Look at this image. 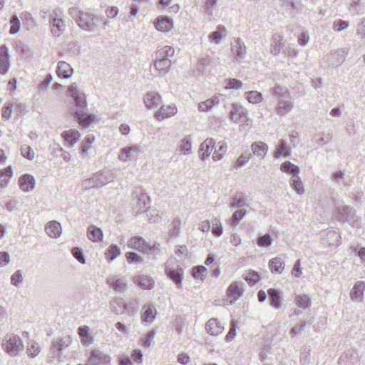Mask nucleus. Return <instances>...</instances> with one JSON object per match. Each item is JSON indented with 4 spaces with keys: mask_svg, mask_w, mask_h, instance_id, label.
<instances>
[{
    "mask_svg": "<svg viewBox=\"0 0 365 365\" xmlns=\"http://www.w3.org/2000/svg\"><path fill=\"white\" fill-rule=\"evenodd\" d=\"M250 205L247 203V197L245 195H235L230 202V207L234 208H245L249 207Z\"/></svg>",
    "mask_w": 365,
    "mask_h": 365,
    "instance_id": "nucleus-34",
    "label": "nucleus"
},
{
    "mask_svg": "<svg viewBox=\"0 0 365 365\" xmlns=\"http://www.w3.org/2000/svg\"><path fill=\"white\" fill-rule=\"evenodd\" d=\"M90 329L88 326H81L78 329V334L81 338L82 343L88 344L92 341V336L91 335Z\"/></svg>",
    "mask_w": 365,
    "mask_h": 365,
    "instance_id": "nucleus-47",
    "label": "nucleus"
},
{
    "mask_svg": "<svg viewBox=\"0 0 365 365\" xmlns=\"http://www.w3.org/2000/svg\"><path fill=\"white\" fill-rule=\"evenodd\" d=\"M115 175L112 170H101L94 173L91 178L83 180L81 186L83 190L100 188L106 185V181H111L115 178Z\"/></svg>",
    "mask_w": 365,
    "mask_h": 365,
    "instance_id": "nucleus-2",
    "label": "nucleus"
},
{
    "mask_svg": "<svg viewBox=\"0 0 365 365\" xmlns=\"http://www.w3.org/2000/svg\"><path fill=\"white\" fill-rule=\"evenodd\" d=\"M175 55V49L172 46H165L158 48L155 53V58H168L170 59Z\"/></svg>",
    "mask_w": 365,
    "mask_h": 365,
    "instance_id": "nucleus-46",
    "label": "nucleus"
},
{
    "mask_svg": "<svg viewBox=\"0 0 365 365\" xmlns=\"http://www.w3.org/2000/svg\"><path fill=\"white\" fill-rule=\"evenodd\" d=\"M227 151V145L225 143L220 142L218 143V149L215 150L213 155L212 159L214 161H218L221 160Z\"/></svg>",
    "mask_w": 365,
    "mask_h": 365,
    "instance_id": "nucleus-56",
    "label": "nucleus"
},
{
    "mask_svg": "<svg viewBox=\"0 0 365 365\" xmlns=\"http://www.w3.org/2000/svg\"><path fill=\"white\" fill-rule=\"evenodd\" d=\"M225 28L223 26L219 25L217 27V30L211 32L208 38L210 42H214L215 43H218L222 38V34L225 32Z\"/></svg>",
    "mask_w": 365,
    "mask_h": 365,
    "instance_id": "nucleus-49",
    "label": "nucleus"
},
{
    "mask_svg": "<svg viewBox=\"0 0 365 365\" xmlns=\"http://www.w3.org/2000/svg\"><path fill=\"white\" fill-rule=\"evenodd\" d=\"M45 231L51 237L57 238L61 234V225L56 220L51 221L46 225Z\"/></svg>",
    "mask_w": 365,
    "mask_h": 365,
    "instance_id": "nucleus-24",
    "label": "nucleus"
},
{
    "mask_svg": "<svg viewBox=\"0 0 365 365\" xmlns=\"http://www.w3.org/2000/svg\"><path fill=\"white\" fill-rule=\"evenodd\" d=\"M68 91V96L73 101L72 102L73 106L69 109L70 114L81 126L83 128L88 127L94 121L95 115L84 111L87 108L86 94L78 89L76 83L69 86Z\"/></svg>",
    "mask_w": 365,
    "mask_h": 365,
    "instance_id": "nucleus-1",
    "label": "nucleus"
},
{
    "mask_svg": "<svg viewBox=\"0 0 365 365\" xmlns=\"http://www.w3.org/2000/svg\"><path fill=\"white\" fill-rule=\"evenodd\" d=\"M231 46L232 53L237 61H240L245 58L246 54V46L241 38H237L235 39Z\"/></svg>",
    "mask_w": 365,
    "mask_h": 365,
    "instance_id": "nucleus-15",
    "label": "nucleus"
},
{
    "mask_svg": "<svg viewBox=\"0 0 365 365\" xmlns=\"http://www.w3.org/2000/svg\"><path fill=\"white\" fill-rule=\"evenodd\" d=\"M72 339L70 336H66L52 341L50 347L51 357L54 359L61 354L63 350L71 344Z\"/></svg>",
    "mask_w": 365,
    "mask_h": 365,
    "instance_id": "nucleus-7",
    "label": "nucleus"
},
{
    "mask_svg": "<svg viewBox=\"0 0 365 365\" xmlns=\"http://www.w3.org/2000/svg\"><path fill=\"white\" fill-rule=\"evenodd\" d=\"M219 99L217 96H214L205 101L201 102L198 105V109L200 111H208L214 106L219 104Z\"/></svg>",
    "mask_w": 365,
    "mask_h": 365,
    "instance_id": "nucleus-45",
    "label": "nucleus"
},
{
    "mask_svg": "<svg viewBox=\"0 0 365 365\" xmlns=\"http://www.w3.org/2000/svg\"><path fill=\"white\" fill-rule=\"evenodd\" d=\"M73 73V70L68 63L59 61L57 66L58 76L61 78H68Z\"/></svg>",
    "mask_w": 365,
    "mask_h": 365,
    "instance_id": "nucleus-32",
    "label": "nucleus"
},
{
    "mask_svg": "<svg viewBox=\"0 0 365 365\" xmlns=\"http://www.w3.org/2000/svg\"><path fill=\"white\" fill-rule=\"evenodd\" d=\"M128 282L125 277L117 275L112 276L107 280L109 287L118 293H123L128 289Z\"/></svg>",
    "mask_w": 365,
    "mask_h": 365,
    "instance_id": "nucleus-8",
    "label": "nucleus"
},
{
    "mask_svg": "<svg viewBox=\"0 0 365 365\" xmlns=\"http://www.w3.org/2000/svg\"><path fill=\"white\" fill-rule=\"evenodd\" d=\"M120 254V250L119 247L115 245H111L108 247L106 252V259L108 262H110L119 256Z\"/></svg>",
    "mask_w": 365,
    "mask_h": 365,
    "instance_id": "nucleus-51",
    "label": "nucleus"
},
{
    "mask_svg": "<svg viewBox=\"0 0 365 365\" xmlns=\"http://www.w3.org/2000/svg\"><path fill=\"white\" fill-rule=\"evenodd\" d=\"M142 322L150 324L156 317L157 312L152 304H145L143 307Z\"/></svg>",
    "mask_w": 365,
    "mask_h": 365,
    "instance_id": "nucleus-23",
    "label": "nucleus"
},
{
    "mask_svg": "<svg viewBox=\"0 0 365 365\" xmlns=\"http://www.w3.org/2000/svg\"><path fill=\"white\" fill-rule=\"evenodd\" d=\"M133 282L140 288L151 289L153 287V279L147 275H138L133 277Z\"/></svg>",
    "mask_w": 365,
    "mask_h": 365,
    "instance_id": "nucleus-27",
    "label": "nucleus"
},
{
    "mask_svg": "<svg viewBox=\"0 0 365 365\" xmlns=\"http://www.w3.org/2000/svg\"><path fill=\"white\" fill-rule=\"evenodd\" d=\"M111 311L115 314H123L124 309V299L121 297H115L110 302Z\"/></svg>",
    "mask_w": 365,
    "mask_h": 365,
    "instance_id": "nucleus-39",
    "label": "nucleus"
},
{
    "mask_svg": "<svg viewBox=\"0 0 365 365\" xmlns=\"http://www.w3.org/2000/svg\"><path fill=\"white\" fill-rule=\"evenodd\" d=\"M181 222L179 217H175L172 222V227L169 231L170 237H176L178 236L180 230Z\"/></svg>",
    "mask_w": 365,
    "mask_h": 365,
    "instance_id": "nucleus-54",
    "label": "nucleus"
},
{
    "mask_svg": "<svg viewBox=\"0 0 365 365\" xmlns=\"http://www.w3.org/2000/svg\"><path fill=\"white\" fill-rule=\"evenodd\" d=\"M95 19L94 15L84 13L80 19H77L76 23L81 29L90 32H94L97 28Z\"/></svg>",
    "mask_w": 365,
    "mask_h": 365,
    "instance_id": "nucleus-9",
    "label": "nucleus"
},
{
    "mask_svg": "<svg viewBox=\"0 0 365 365\" xmlns=\"http://www.w3.org/2000/svg\"><path fill=\"white\" fill-rule=\"evenodd\" d=\"M21 154L23 157L27 158L28 160H33L35 156V153L34 150L27 145H23L21 147Z\"/></svg>",
    "mask_w": 365,
    "mask_h": 365,
    "instance_id": "nucleus-63",
    "label": "nucleus"
},
{
    "mask_svg": "<svg viewBox=\"0 0 365 365\" xmlns=\"http://www.w3.org/2000/svg\"><path fill=\"white\" fill-rule=\"evenodd\" d=\"M282 155L285 157H289L290 155L289 150L287 146V142L284 140H281L279 142L278 148L276 149L274 153V157L275 158H279Z\"/></svg>",
    "mask_w": 365,
    "mask_h": 365,
    "instance_id": "nucleus-48",
    "label": "nucleus"
},
{
    "mask_svg": "<svg viewBox=\"0 0 365 365\" xmlns=\"http://www.w3.org/2000/svg\"><path fill=\"white\" fill-rule=\"evenodd\" d=\"M247 214L245 208H241L235 210L231 218L229 220V223L232 226H237L241 220H242Z\"/></svg>",
    "mask_w": 365,
    "mask_h": 365,
    "instance_id": "nucleus-41",
    "label": "nucleus"
},
{
    "mask_svg": "<svg viewBox=\"0 0 365 365\" xmlns=\"http://www.w3.org/2000/svg\"><path fill=\"white\" fill-rule=\"evenodd\" d=\"M156 332L154 329L148 331L144 337H142L140 341L142 345L145 347H150L153 341V338L155 335Z\"/></svg>",
    "mask_w": 365,
    "mask_h": 365,
    "instance_id": "nucleus-64",
    "label": "nucleus"
},
{
    "mask_svg": "<svg viewBox=\"0 0 365 365\" xmlns=\"http://www.w3.org/2000/svg\"><path fill=\"white\" fill-rule=\"evenodd\" d=\"M252 155H255L262 159L264 158L268 151V145L262 141L254 142L251 145Z\"/></svg>",
    "mask_w": 365,
    "mask_h": 365,
    "instance_id": "nucleus-28",
    "label": "nucleus"
},
{
    "mask_svg": "<svg viewBox=\"0 0 365 365\" xmlns=\"http://www.w3.org/2000/svg\"><path fill=\"white\" fill-rule=\"evenodd\" d=\"M348 52L347 48H340L336 51L334 53L327 56L326 61H327L329 66H339L345 60L346 55Z\"/></svg>",
    "mask_w": 365,
    "mask_h": 365,
    "instance_id": "nucleus-10",
    "label": "nucleus"
},
{
    "mask_svg": "<svg viewBox=\"0 0 365 365\" xmlns=\"http://www.w3.org/2000/svg\"><path fill=\"white\" fill-rule=\"evenodd\" d=\"M88 359L96 365H108L111 361L110 355L98 349L93 350Z\"/></svg>",
    "mask_w": 365,
    "mask_h": 365,
    "instance_id": "nucleus-13",
    "label": "nucleus"
},
{
    "mask_svg": "<svg viewBox=\"0 0 365 365\" xmlns=\"http://www.w3.org/2000/svg\"><path fill=\"white\" fill-rule=\"evenodd\" d=\"M294 302L295 304L303 309H307L310 307L312 301L307 294H297L294 297Z\"/></svg>",
    "mask_w": 365,
    "mask_h": 365,
    "instance_id": "nucleus-37",
    "label": "nucleus"
},
{
    "mask_svg": "<svg viewBox=\"0 0 365 365\" xmlns=\"http://www.w3.org/2000/svg\"><path fill=\"white\" fill-rule=\"evenodd\" d=\"M146 250L143 252L147 254V255L149 256H154L155 257L157 255L159 254L160 250V245L158 242H155L153 245L150 246L148 243L146 245Z\"/></svg>",
    "mask_w": 365,
    "mask_h": 365,
    "instance_id": "nucleus-62",
    "label": "nucleus"
},
{
    "mask_svg": "<svg viewBox=\"0 0 365 365\" xmlns=\"http://www.w3.org/2000/svg\"><path fill=\"white\" fill-rule=\"evenodd\" d=\"M2 346L4 351L11 356L18 355L24 349L21 339L13 334H7L4 336Z\"/></svg>",
    "mask_w": 365,
    "mask_h": 365,
    "instance_id": "nucleus-3",
    "label": "nucleus"
},
{
    "mask_svg": "<svg viewBox=\"0 0 365 365\" xmlns=\"http://www.w3.org/2000/svg\"><path fill=\"white\" fill-rule=\"evenodd\" d=\"M95 140L93 135H87L82 141L80 146V153L83 155H87L88 150L91 148L92 143Z\"/></svg>",
    "mask_w": 365,
    "mask_h": 365,
    "instance_id": "nucleus-50",
    "label": "nucleus"
},
{
    "mask_svg": "<svg viewBox=\"0 0 365 365\" xmlns=\"http://www.w3.org/2000/svg\"><path fill=\"white\" fill-rule=\"evenodd\" d=\"M129 246L140 252H143L146 250L147 242L145 240L139 236L133 237L129 241Z\"/></svg>",
    "mask_w": 365,
    "mask_h": 365,
    "instance_id": "nucleus-35",
    "label": "nucleus"
},
{
    "mask_svg": "<svg viewBox=\"0 0 365 365\" xmlns=\"http://www.w3.org/2000/svg\"><path fill=\"white\" fill-rule=\"evenodd\" d=\"M35 183L36 181L34 178L29 174H25L19 178L20 188L24 192H30L33 190L35 187Z\"/></svg>",
    "mask_w": 365,
    "mask_h": 365,
    "instance_id": "nucleus-21",
    "label": "nucleus"
},
{
    "mask_svg": "<svg viewBox=\"0 0 365 365\" xmlns=\"http://www.w3.org/2000/svg\"><path fill=\"white\" fill-rule=\"evenodd\" d=\"M252 158V153H244L241 154L235 162L234 167L236 169L243 167Z\"/></svg>",
    "mask_w": 365,
    "mask_h": 365,
    "instance_id": "nucleus-59",
    "label": "nucleus"
},
{
    "mask_svg": "<svg viewBox=\"0 0 365 365\" xmlns=\"http://www.w3.org/2000/svg\"><path fill=\"white\" fill-rule=\"evenodd\" d=\"M365 290V284L364 282L358 281L355 283L350 293V297L352 301L360 302L364 296Z\"/></svg>",
    "mask_w": 365,
    "mask_h": 365,
    "instance_id": "nucleus-26",
    "label": "nucleus"
},
{
    "mask_svg": "<svg viewBox=\"0 0 365 365\" xmlns=\"http://www.w3.org/2000/svg\"><path fill=\"white\" fill-rule=\"evenodd\" d=\"M9 67V53H0V73L5 74Z\"/></svg>",
    "mask_w": 365,
    "mask_h": 365,
    "instance_id": "nucleus-58",
    "label": "nucleus"
},
{
    "mask_svg": "<svg viewBox=\"0 0 365 365\" xmlns=\"http://www.w3.org/2000/svg\"><path fill=\"white\" fill-rule=\"evenodd\" d=\"M178 148L185 155H189L192 152V141L190 137H186L182 139L179 143Z\"/></svg>",
    "mask_w": 365,
    "mask_h": 365,
    "instance_id": "nucleus-52",
    "label": "nucleus"
},
{
    "mask_svg": "<svg viewBox=\"0 0 365 365\" xmlns=\"http://www.w3.org/2000/svg\"><path fill=\"white\" fill-rule=\"evenodd\" d=\"M212 232L213 235L216 237H220L222 234V225L220 220V219L215 217L214 218L212 222Z\"/></svg>",
    "mask_w": 365,
    "mask_h": 365,
    "instance_id": "nucleus-60",
    "label": "nucleus"
},
{
    "mask_svg": "<svg viewBox=\"0 0 365 365\" xmlns=\"http://www.w3.org/2000/svg\"><path fill=\"white\" fill-rule=\"evenodd\" d=\"M155 27L157 30L162 32H168L173 27V20L168 16H158L155 22Z\"/></svg>",
    "mask_w": 365,
    "mask_h": 365,
    "instance_id": "nucleus-19",
    "label": "nucleus"
},
{
    "mask_svg": "<svg viewBox=\"0 0 365 365\" xmlns=\"http://www.w3.org/2000/svg\"><path fill=\"white\" fill-rule=\"evenodd\" d=\"M165 272L178 288L181 287L183 275L181 267H178L176 269H173L169 267L168 263H167L165 265Z\"/></svg>",
    "mask_w": 365,
    "mask_h": 365,
    "instance_id": "nucleus-12",
    "label": "nucleus"
},
{
    "mask_svg": "<svg viewBox=\"0 0 365 365\" xmlns=\"http://www.w3.org/2000/svg\"><path fill=\"white\" fill-rule=\"evenodd\" d=\"M87 237L92 242H99L103 240V233L101 228L90 225L87 229Z\"/></svg>",
    "mask_w": 365,
    "mask_h": 365,
    "instance_id": "nucleus-31",
    "label": "nucleus"
},
{
    "mask_svg": "<svg viewBox=\"0 0 365 365\" xmlns=\"http://www.w3.org/2000/svg\"><path fill=\"white\" fill-rule=\"evenodd\" d=\"M12 176V168L8 166L7 168L0 170V188L6 187L10 178Z\"/></svg>",
    "mask_w": 365,
    "mask_h": 365,
    "instance_id": "nucleus-43",
    "label": "nucleus"
},
{
    "mask_svg": "<svg viewBox=\"0 0 365 365\" xmlns=\"http://www.w3.org/2000/svg\"><path fill=\"white\" fill-rule=\"evenodd\" d=\"M229 118L235 123H244L247 119V112L242 106L235 105L230 112Z\"/></svg>",
    "mask_w": 365,
    "mask_h": 365,
    "instance_id": "nucleus-18",
    "label": "nucleus"
},
{
    "mask_svg": "<svg viewBox=\"0 0 365 365\" xmlns=\"http://www.w3.org/2000/svg\"><path fill=\"white\" fill-rule=\"evenodd\" d=\"M358 354L353 349H347L341 355L338 360V365H354L357 361Z\"/></svg>",
    "mask_w": 365,
    "mask_h": 365,
    "instance_id": "nucleus-17",
    "label": "nucleus"
},
{
    "mask_svg": "<svg viewBox=\"0 0 365 365\" xmlns=\"http://www.w3.org/2000/svg\"><path fill=\"white\" fill-rule=\"evenodd\" d=\"M215 142L212 138H207L200 145V158L205 160L211 154Z\"/></svg>",
    "mask_w": 365,
    "mask_h": 365,
    "instance_id": "nucleus-20",
    "label": "nucleus"
},
{
    "mask_svg": "<svg viewBox=\"0 0 365 365\" xmlns=\"http://www.w3.org/2000/svg\"><path fill=\"white\" fill-rule=\"evenodd\" d=\"M243 292L242 282H232L229 286L227 291L228 297L232 299L230 303L233 304L236 300H237L242 295Z\"/></svg>",
    "mask_w": 365,
    "mask_h": 365,
    "instance_id": "nucleus-14",
    "label": "nucleus"
},
{
    "mask_svg": "<svg viewBox=\"0 0 365 365\" xmlns=\"http://www.w3.org/2000/svg\"><path fill=\"white\" fill-rule=\"evenodd\" d=\"M280 170L284 173L292 175V176L299 175L300 171L299 168L292 164L290 161H285L282 163L280 165Z\"/></svg>",
    "mask_w": 365,
    "mask_h": 365,
    "instance_id": "nucleus-40",
    "label": "nucleus"
},
{
    "mask_svg": "<svg viewBox=\"0 0 365 365\" xmlns=\"http://www.w3.org/2000/svg\"><path fill=\"white\" fill-rule=\"evenodd\" d=\"M283 37L279 34H274L272 38V43L270 46V52L273 55H278L283 47L282 42Z\"/></svg>",
    "mask_w": 365,
    "mask_h": 365,
    "instance_id": "nucleus-33",
    "label": "nucleus"
},
{
    "mask_svg": "<svg viewBox=\"0 0 365 365\" xmlns=\"http://www.w3.org/2000/svg\"><path fill=\"white\" fill-rule=\"evenodd\" d=\"M246 99L251 103H257L262 101V95L256 91H251L245 93Z\"/></svg>",
    "mask_w": 365,
    "mask_h": 365,
    "instance_id": "nucleus-53",
    "label": "nucleus"
},
{
    "mask_svg": "<svg viewBox=\"0 0 365 365\" xmlns=\"http://www.w3.org/2000/svg\"><path fill=\"white\" fill-rule=\"evenodd\" d=\"M205 329L211 335L217 336L222 332L224 327L217 319L212 318L206 323Z\"/></svg>",
    "mask_w": 365,
    "mask_h": 365,
    "instance_id": "nucleus-25",
    "label": "nucleus"
},
{
    "mask_svg": "<svg viewBox=\"0 0 365 365\" xmlns=\"http://www.w3.org/2000/svg\"><path fill=\"white\" fill-rule=\"evenodd\" d=\"M290 185L297 194L302 195L304 193V184L299 175L291 177Z\"/></svg>",
    "mask_w": 365,
    "mask_h": 365,
    "instance_id": "nucleus-44",
    "label": "nucleus"
},
{
    "mask_svg": "<svg viewBox=\"0 0 365 365\" xmlns=\"http://www.w3.org/2000/svg\"><path fill=\"white\" fill-rule=\"evenodd\" d=\"M133 197L138 200L137 207L138 210H141L145 207L149 200V197L140 190H135L133 191Z\"/></svg>",
    "mask_w": 365,
    "mask_h": 365,
    "instance_id": "nucleus-42",
    "label": "nucleus"
},
{
    "mask_svg": "<svg viewBox=\"0 0 365 365\" xmlns=\"http://www.w3.org/2000/svg\"><path fill=\"white\" fill-rule=\"evenodd\" d=\"M162 103V97L158 92L150 91L145 94L143 103L148 109L156 108Z\"/></svg>",
    "mask_w": 365,
    "mask_h": 365,
    "instance_id": "nucleus-11",
    "label": "nucleus"
},
{
    "mask_svg": "<svg viewBox=\"0 0 365 365\" xmlns=\"http://www.w3.org/2000/svg\"><path fill=\"white\" fill-rule=\"evenodd\" d=\"M177 112L178 109L175 105H163L161 106L159 110L155 113V118L160 121L175 115Z\"/></svg>",
    "mask_w": 365,
    "mask_h": 365,
    "instance_id": "nucleus-16",
    "label": "nucleus"
},
{
    "mask_svg": "<svg viewBox=\"0 0 365 365\" xmlns=\"http://www.w3.org/2000/svg\"><path fill=\"white\" fill-rule=\"evenodd\" d=\"M62 11L61 9H54L52 11L51 19L50 20L51 31L53 35L59 36L65 31V21L61 18Z\"/></svg>",
    "mask_w": 365,
    "mask_h": 365,
    "instance_id": "nucleus-5",
    "label": "nucleus"
},
{
    "mask_svg": "<svg viewBox=\"0 0 365 365\" xmlns=\"http://www.w3.org/2000/svg\"><path fill=\"white\" fill-rule=\"evenodd\" d=\"M192 276L195 279H203L206 276L207 269L204 266H196L192 268Z\"/></svg>",
    "mask_w": 365,
    "mask_h": 365,
    "instance_id": "nucleus-61",
    "label": "nucleus"
},
{
    "mask_svg": "<svg viewBox=\"0 0 365 365\" xmlns=\"http://www.w3.org/2000/svg\"><path fill=\"white\" fill-rule=\"evenodd\" d=\"M339 235L335 231H329L327 234V237L324 238V242L331 246H338V239Z\"/></svg>",
    "mask_w": 365,
    "mask_h": 365,
    "instance_id": "nucleus-57",
    "label": "nucleus"
},
{
    "mask_svg": "<svg viewBox=\"0 0 365 365\" xmlns=\"http://www.w3.org/2000/svg\"><path fill=\"white\" fill-rule=\"evenodd\" d=\"M272 273H282L284 269V262L279 257H276L269 262Z\"/></svg>",
    "mask_w": 365,
    "mask_h": 365,
    "instance_id": "nucleus-38",
    "label": "nucleus"
},
{
    "mask_svg": "<svg viewBox=\"0 0 365 365\" xmlns=\"http://www.w3.org/2000/svg\"><path fill=\"white\" fill-rule=\"evenodd\" d=\"M216 61L215 58L209 55L200 57L196 65L197 71L202 73L209 66L214 64Z\"/></svg>",
    "mask_w": 365,
    "mask_h": 365,
    "instance_id": "nucleus-29",
    "label": "nucleus"
},
{
    "mask_svg": "<svg viewBox=\"0 0 365 365\" xmlns=\"http://www.w3.org/2000/svg\"><path fill=\"white\" fill-rule=\"evenodd\" d=\"M138 305V302L136 299H132L128 302H124V309L123 314L125 312H128V315L133 316L136 314V307Z\"/></svg>",
    "mask_w": 365,
    "mask_h": 365,
    "instance_id": "nucleus-55",
    "label": "nucleus"
},
{
    "mask_svg": "<svg viewBox=\"0 0 365 365\" xmlns=\"http://www.w3.org/2000/svg\"><path fill=\"white\" fill-rule=\"evenodd\" d=\"M61 136L68 143L69 146H73L79 140L81 134L76 129H70L63 132Z\"/></svg>",
    "mask_w": 365,
    "mask_h": 365,
    "instance_id": "nucleus-30",
    "label": "nucleus"
},
{
    "mask_svg": "<svg viewBox=\"0 0 365 365\" xmlns=\"http://www.w3.org/2000/svg\"><path fill=\"white\" fill-rule=\"evenodd\" d=\"M267 292L271 305L277 309H280L282 303L280 292L274 289H269Z\"/></svg>",
    "mask_w": 365,
    "mask_h": 365,
    "instance_id": "nucleus-36",
    "label": "nucleus"
},
{
    "mask_svg": "<svg viewBox=\"0 0 365 365\" xmlns=\"http://www.w3.org/2000/svg\"><path fill=\"white\" fill-rule=\"evenodd\" d=\"M172 64L168 58H155L153 66L155 68L163 75L169 72Z\"/></svg>",
    "mask_w": 365,
    "mask_h": 365,
    "instance_id": "nucleus-22",
    "label": "nucleus"
},
{
    "mask_svg": "<svg viewBox=\"0 0 365 365\" xmlns=\"http://www.w3.org/2000/svg\"><path fill=\"white\" fill-rule=\"evenodd\" d=\"M294 107V103L292 100L289 91H286L279 98L276 112L279 115H284L289 113Z\"/></svg>",
    "mask_w": 365,
    "mask_h": 365,
    "instance_id": "nucleus-6",
    "label": "nucleus"
},
{
    "mask_svg": "<svg viewBox=\"0 0 365 365\" xmlns=\"http://www.w3.org/2000/svg\"><path fill=\"white\" fill-rule=\"evenodd\" d=\"M333 216L339 222H347L349 224H353L356 221L355 210L349 206L336 207L333 213Z\"/></svg>",
    "mask_w": 365,
    "mask_h": 365,
    "instance_id": "nucleus-4",
    "label": "nucleus"
}]
</instances>
